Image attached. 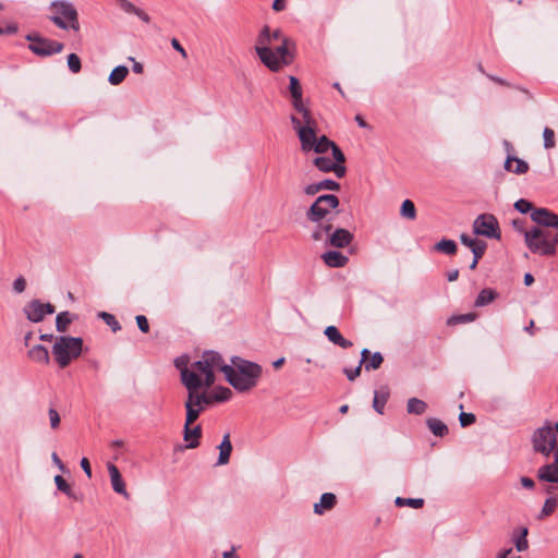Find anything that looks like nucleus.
I'll use <instances>...</instances> for the list:
<instances>
[{"mask_svg":"<svg viewBox=\"0 0 558 558\" xmlns=\"http://www.w3.org/2000/svg\"><path fill=\"white\" fill-rule=\"evenodd\" d=\"M530 216L538 226L524 231L525 245L533 254L555 256L558 248V215L542 207L533 209Z\"/></svg>","mask_w":558,"mask_h":558,"instance_id":"f257e3e1","label":"nucleus"},{"mask_svg":"<svg viewBox=\"0 0 558 558\" xmlns=\"http://www.w3.org/2000/svg\"><path fill=\"white\" fill-rule=\"evenodd\" d=\"M262 366L240 356L231 359V365L223 366L222 373L228 383L238 391L245 392L253 389L260 376Z\"/></svg>","mask_w":558,"mask_h":558,"instance_id":"f03ea898","label":"nucleus"},{"mask_svg":"<svg viewBox=\"0 0 558 558\" xmlns=\"http://www.w3.org/2000/svg\"><path fill=\"white\" fill-rule=\"evenodd\" d=\"M339 206V198L333 194H324L316 198V201L310 206L305 216L311 222L316 223L315 229L312 232V239L314 241H323L325 235L332 231V225L324 220L331 214L332 209Z\"/></svg>","mask_w":558,"mask_h":558,"instance_id":"7ed1b4c3","label":"nucleus"},{"mask_svg":"<svg viewBox=\"0 0 558 558\" xmlns=\"http://www.w3.org/2000/svg\"><path fill=\"white\" fill-rule=\"evenodd\" d=\"M49 20L59 28L74 32L80 31L78 13L73 3L66 0H56L49 5Z\"/></svg>","mask_w":558,"mask_h":558,"instance_id":"20e7f679","label":"nucleus"},{"mask_svg":"<svg viewBox=\"0 0 558 558\" xmlns=\"http://www.w3.org/2000/svg\"><path fill=\"white\" fill-rule=\"evenodd\" d=\"M82 351L83 339L80 337L61 336L52 345V355L60 368H65Z\"/></svg>","mask_w":558,"mask_h":558,"instance_id":"39448f33","label":"nucleus"},{"mask_svg":"<svg viewBox=\"0 0 558 558\" xmlns=\"http://www.w3.org/2000/svg\"><path fill=\"white\" fill-rule=\"evenodd\" d=\"M183 385L187 390V399L184 404L187 424H193L205 410L198 398V390L203 388V381L199 376L185 372L183 373Z\"/></svg>","mask_w":558,"mask_h":558,"instance_id":"423d86ee","label":"nucleus"},{"mask_svg":"<svg viewBox=\"0 0 558 558\" xmlns=\"http://www.w3.org/2000/svg\"><path fill=\"white\" fill-rule=\"evenodd\" d=\"M223 366H229L225 363L222 356L215 351H206L203 353L202 357L193 363V369L197 372L198 376H204L203 387L210 388L216 380L215 372L221 371Z\"/></svg>","mask_w":558,"mask_h":558,"instance_id":"0eeeda50","label":"nucleus"},{"mask_svg":"<svg viewBox=\"0 0 558 558\" xmlns=\"http://www.w3.org/2000/svg\"><path fill=\"white\" fill-rule=\"evenodd\" d=\"M299 138L301 143V149L305 153L313 150L316 154H324L327 153L331 146H333V142L326 135L318 137L316 132L310 128H300Z\"/></svg>","mask_w":558,"mask_h":558,"instance_id":"6e6552de","label":"nucleus"},{"mask_svg":"<svg viewBox=\"0 0 558 558\" xmlns=\"http://www.w3.org/2000/svg\"><path fill=\"white\" fill-rule=\"evenodd\" d=\"M558 436V427L557 424L553 427L550 425L543 426L537 428L533 434V447L537 452L543 453L544 456L554 454V451L558 448L556 447V440Z\"/></svg>","mask_w":558,"mask_h":558,"instance_id":"1a4fd4ad","label":"nucleus"},{"mask_svg":"<svg viewBox=\"0 0 558 558\" xmlns=\"http://www.w3.org/2000/svg\"><path fill=\"white\" fill-rule=\"evenodd\" d=\"M25 38L29 41L28 49L38 57H50L64 49L62 43L43 37L37 33L27 34Z\"/></svg>","mask_w":558,"mask_h":558,"instance_id":"9d476101","label":"nucleus"},{"mask_svg":"<svg viewBox=\"0 0 558 558\" xmlns=\"http://www.w3.org/2000/svg\"><path fill=\"white\" fill-rule=\"evenodd\" d=\"M271 44V35L269 26L265 25L260 31L257 40L255 50L260 61L274 72L278 71V64L274 58V49L268 46Z\"/></svg>","mask_w":558,"mask_h":558,"instance_id":"9b49d317","label":"nucleus"},{"mask_svg":"<svg viewBox=\"0 0 558 558\" xmlns=\"http://www.w3.org/2000/svg\"><path fill=\"white\" fill-rule=\"evenodd\" d=\"M473 232L488 239H500L499 223L492 214H482L473 222Z\"/></svg>","mask_w":558,"mask_h":558,"instance_id":"f8f14e48","label":"nucleus"},{"mask_svg":"<svg viewBox=\"0 0 558 558\" xmlns=\"http://www.w3.org/2000/svg\"><path fill=\"white\" fill-rule=\"evenodd\" d=\"M56 311L51 303H43L39 300H33L24 307V313L28 320L33 323L41 322L46 315L53 314Z\"/></svg>","mask_w":558,"mask_h":558,"instance_id":"ddd939ff","label":"nucleus"},{"mask_svg":"<svg viewBox=\"0 0 558 558\" xmlns=\"http://www.w3.org/2000/svg\"><path fill=\"white\" fill-rule=\"evenodd\" d=\"M294 43L289 38H282V43L279 47L274 50V58L278 64V71L283 66L288 65L293 61L294 54Z\"/></svg>","mask_w":558,"mask_h":558,"instance_id":"4468645a","label":"nucleus"},{"mask_svg":"<svg viewBox=\"0 0 558 558\" xmlns=\"http://www.w3.org/2000/svg\"><path fill=\"white\" fill-rule=\"evenodd\" d=\"M325 239H328L330 246L343 248L352 242L353 234L347 229L338 228L333 232L330 231L329 234L325 235L324 240Z\"/></svg>","mask_w":558,"mask_h":558,"instance_id":"2eb2a0df","label":"nucleus"},{"mask_svg":"<svg viewBox=\"0 0 558 558\" xmlns=\"http://www.w3.org/2000/svg\"><path fill=\"white\" fill-rule=\"evenodd\" d=\"M315 167L322 172H335L337 178H343L345 174V167L337 165L332 159L328 157H316L313 160Z\"/></svg>","mask_w":558,"mask_h":558,"instance_id":"dca6fc26","label":"nucleus"},{"mask_svg":"<svg viewBox=\"0 0 558 558\" xmlns=\"http://www.w3.org/2000/svg\"><path fill=\"white\" fill-rule=\"evenodd\" d=\"M107 469H108V472L110 475V482H111L112 489L117 494H120L124 498L129 499L130 494L126 490L125 483L121 476L119 469L113 463H108Z\"/></svg>","mask_w":558,"mask_h":558,"instance_id":"f3484780","label":"nucleus"},{"mask_svg":"<svg viewBox=\"0 0 558 558\" xmlns=\"http://www.w3.org/2000/svg\"><path fill=\"white\" fill-rule=\"evenodd\" d=\"M294 109L302 114V121L294 116L291 117V122L296 133L299 134L300 128H310L315 131L316 121L312 117L310 110L305 108L303 104L301 106L299 105V108Z\"/></svg>","mask_w":558,"mask_h":558,"instance_id":"a211bd4d","label":"nucleus"},{"mask_svg":"<svg viewBox=\"0 0 558 558\" xmlns=\"http://www.w3.org/2000/svg\"><path fill=\"white\" fill-rule=\"evenodd\" d=\"M192 424H187V416L185 417L184 424V440L187 441L186 448L194 449L199 446V438L202 437V427L196 425L191 427Z\"/></svg>","mask_w":558,"mask_h":558,"instance_id":"6ab92c4d","label":"nucleus"},{"mask_svg":"<svg viewBox=\"0 0 558 558\" xmlns=\"http://www.w3.org/2000/svg\"><path fill=\"white\" fill-rule=\"evenodd\" d=\"M324 335L327 337V339L331 343L339 345L342 349H348L353 345V343L350 340L345 339L340 333V331L338 330V328L336 326H328L325 329Z\"/></svg>","mask_w":558,"mask_h":558,"instance_id":"aec40b11","label":"nucleus"},{"mask_svg":"<svg viewBox=\"0 0 558 558\" xmlns=\"http://www.w3.org/2000/svg\"><path fill=\"white\" fill-rule=\"evenodd\" d=\"M505 169L515 174H524L529 171V163L523 159L508 155L505 161Z\"/></svg>","mask_w":558,"mask_h":558,"instance_id":"412c9836","label":"nucleus"},{"mask_svg":"<svg viewBox=\"0 0 558 558\" xmlns=\"http://www.w3.org/2000/svg\"><path fill=\"white\" fill-rule=\"evenodd\" d=\"M325 264L329 267L338 268L343 267L349 258L338 251H328L323 254Z\"/></svg>","mask_w":558,"mask_h":558,"instance_id":"4be33fe9","label":"nucleus"},{"mask_svg":"<svg viewBox=\"0 0 558 558\" xmlns=\"http://www.w3.org/2000/svg\"><path fill=\"white\" fill-rule=\"evenodd\" d=\"M337 504V497L332 493H324L319 502L314 505V512L323 514L326 510L332 509Z\"/></svg>","mask_w":558,"mask_h":558,"instance_id":"5701e85b","label":"nucleus"},{"mask_svg":"<svg viewBox=\"0 0 558 558\" xmlns=\"http://www.w3.org/2000/svg\"><path fill=\"white\" fill-rule=\"evenodd\" d=\"M527 534L529 530L525 526L519 527L512 533L511 541L519 553L525 551L529 548Z\"/></svg>","mask_w":558,"mask_h":558,"instance_id":"b1692460","label":"nucleus"},{"mask_svg":"<svg viewBox=\"0 0 558 558\" xmlns=\"http://www.w3.org/2000/svg\"><path fill=\"white\" fill-rule=\"evenodd\" d=\"M219 457L217 460V465H225L229 462L230 456L232 452V444L230 441V435L226 434L222 438V441L218 446Z\"/></svg>","mask_w":558,"mask_h":558,"instance_id":"393cba45","label":"nucleus"},{"mask_svg":"<svg viewBox=\"0 0 558 558\" xmlns=\"http://www.w3.org/2000/svg\"><path fill=\"white\" fill-rule=\"evenodd\" d=\"M289 90L292 97V105L294 108H299L303 104L302 101V87L299 80L295 76H290Z\"/></svg>","mask_w":558,"mask_h":558,"instance_id":"a878e982","label":"nucleus"},{"mask_svg":"<svg viewBox=\"0 0 558 558\" xmlns=\"http://www.w3.org/2000/svg\"><path fill=\"white\" fill-rule=\"evenodd\" d=\"M28 356H29L31 360H33L35 362H38V363H43V364H48L49 363V352L41 344L34 345L28 351Z\"/></svg>","mask_w":558,"mask_h":558,"instance_id":"bb28decb","label":"nucleus"},{"mask_svg":"<svg viewBox=\"0 0 558 558\" xmlns=\"http://www.w3.org/2000/svg\"><path fill=\"white\" fill-rule=\"evenodd\" d=\"M426 424L429 430L437 437H444L448 434L447 425L438 418L429 417L426 420Z\"/></svg>","mask_w":558,"mask_h":558,"instance_id":"cd10ccee","label":"nucleus"},{"mask_svg":"<svg viewBox=\"0 0 558 558\" xmlns=\"http://www.w3.org/2000/svg\"><path fill=\"white\" fill-rule=\"evenodd\" d=\"M128 74L129 69L125 65H118L111 71L108 81L111 85H119L125 80Z\"/></svg>","mask_w":558,"mask_h":558,"instance_id":"c85d7f7f","label":"nucleus"},{"mask_svg":"<svg viewBox=\"0 0 558 558\" xmlns=\"http://www.w3.org/2000/svg\"><path fill=\"white\" fill-rule=\"evenodd\" d=\"M427 409V404L425 401L418 398H410L407 403V411L410 414L421 415Z\"/></svg>","mask_w":558,"mask_h":558,"instance_id":"c756f323","label":"nucleus"},{"mask_svg":"<svg viewBox=\"0 0 558 558\" xmlns=\"http://www.w3.org/2000/svg\"><path fill=\"white\" fill-rule=\"evenodd\" d=\"M497 298V292L494 291L493 289H483L476 300H475V306L477 307H482V306H485L489 303H492L495 299Z\"/></svg>","mask_w":558,"mask_h":558,"instance_id":"7c9ffc66","label":"nucleus"},{"mask_svg":"<svg viewBox=\"0 0 558 558\" xmlns=\"http://www.w3.org/2000/svg\"><path fill=\"white\" fill-rule=\"evenodd\" d=\"M435 250L447 255H453L457 252V244L453 240L442 239L436 243Z\"/></svg>","mask_w":558,"mask_h":558,"instance_id":"2f4dec72","label":"nucleus"},{"mask_svg":"<svg viewBox=\"0 0 558 558\" xmlns=\"http://www.w3.org/2000/svg\"><path fill=\"white\" fill-rule=\"evenodd\" d=\"M400 215L409 220H414L416 218L415 205L411 199L403 201L400 208Z\"/></svg>","mask_w":558,"mask_h":558,"instance_id":"473e14b6","label":"nucleus"},{"mask_svg":"<svg viewBox=\"0 0 558 558\" xmlns=\"http://www.w3.org/2000/svg\"><path fill=\"white\" fill-rule=\"evenodd\" d=\"M71 323L72 317L69 312H61L56 317V328L60 332H65Z\"/></svg>","mask_w":558,"mask_h":558,"instance_id":"72a5a7b5","label":"nucleus"},{"mask_svg":"<svg viewBox=\"0 0 558 558\" xmlns=\"http://www.w3.org/2000/svg\"><path fill=\"white\" fill-rule=\"evenodd\" d=\"M175 367L180 371L181 381L183 383V373H192L198 376L197 372L193 369V364L189 367V359L186 356L177 357L174 361Z\"/></svg>","mask_w":558,"mask_h":558,"instance_id":"f704fd0d","label":"nucleus"},{"mask_svg":"<svg viewBox=\"0 0 558 558\" xmlns=\"http://www.w3.org/2000/svg\"><path fill=\"white\" fill-rule=\"evenodd\" d=\"M558 507V497H549L545 500L542 511L538 515V519H543L553 514Z\"/></svg>","mask_w":558,"mask_h":558,"instance_id":"c9c22d12","label":"nucleus"},{"mask_svg":"<svg viewBox=\"0 0 558 558\" xmlns=\"http://www.w3.org/2000/svg\"><path fill=\"white\" fill-rule=\"evenodd\" d=\"M395 502L399 507L409 506V507H412V508H415V509L422 508L424 506V499L423 498H402V497H397Z\"/></svg>","mask_w":558,"mask_h":558,"instance_id":"e433bc0d","label":"nucleus"},{"mask_svg":"<svg viewBox=\"0 0 558 558\" xmlns=\"http://www.w3.org/2000/svg\"><path fill=\"white\" fill-rule=\"evenodd\" d=\"M54 483L57 488L64 493L68 497L76 499L71 486L66 483V481L61 475L54 476Z\"/></svg>","mask_w":558,"mask_h":558,"instance_id":"4c0bfd02","label":"nucleus"},{"mask_svg":"<svg viewBox=\"0 0 558 558\" xmlns=\"http://www.w3.org/2000/svg\"><path fill=\"white\" fill-rule=\"evenodd\" d=\"M99 317L111 328L113 332H117L121 329V325L114 315L107 312H100Z\"/></svg>","mask_w":558,"mask_h":558,"instance_id":"58836bf2","label":"nucleus"},{"mask_svg":"<svg viewBox=\"0 0 558 558\" xmlns=\"http://www.w3.org/2000/svg\"><path fill=\"white\" fill-rule=\"evenodd\" d=\"M384 362V357L380 352H375L371 355L369 361H366L364 367L367 372L374 371L380 367Z\"/></svg>","mask_w":558,"mask_h":558,"instance_id":"ea45409f","label":"nucleus"},{"mask_svg":"<svg viewBox=\"0 0 558 558\" xmlns=\"http://www.w3.org/2000/svg\"><path fill=\"white\" fill-rule=\"evenodd\" d=\"M544 147L546 149L554 148L556 146L555 132L550 128L546 126L543 131Z\"/></svg>","mask_w":558,"mask_h":558,"instance_id":"a19ab883","label":"nucleus"},{"mask_svg":"<svg viewBox=\"0 0 558 558\" xmlns=\"http://www.w3.org/2000/svg\"><path fill=\"white\" fill-rule=\"evenodd\" d=\"M68 66L69 70L74 74L81 71L82 63L80 57L76 53H70L68 56Z\"/></svg>","mask_w":558,"mask_h":558,"instance_id":"79ce46f5","label":"nucleus"},{"mask_svg":"<svg viewBox=\"0 0 558 558\" xmlns=\"http://www.w3.org/2000/svg\"><path fill=\"white\" fill-rule=\"evenodd\" d=\"M475 317H476V315L474 313L456 315V316H451L448 319V324L449 325H451V324H465V323L473 322L475 319Z\"/></svg>","mask_w":558,"mask_h":558,"instance_id":"37998d69","label":"nucleus"},{"mask_svg":"<svg viewBox=\"0 0 558 558\" xmlns=\"http://www.w3.org/2000/svg\"><path fill=\"white\" fill-rule=\"evenodd\" d=\"M514 208L521 214L532 213L534 208L533 204L524 198H520L514 203Z\"/></svg>","mask_w":558,"mask_h":558,"instance_id":"c03bdc74","label":"nucleus"},{"mask_svg":"<svg viewBox=\"0 0 558 558\" xmlns=\"http://www.w3.org/2000/svg\"><path fill=\"white\" fill-rule=\"evenodd\" d=\"M231 395H232L231 390L227 387H220L213 393L216 402L227 401L230 399Z\"/></svg>","mask_w":558,"mask_h":558,"instance_id":"a18cd8bd","label":"nucleus"},{"mask_svg":"<svg viewBox=\"0 0 558 558\" xmlns=\"http://www.w3.org/2000/svg\"><path fill=\"white\" fill-rule=\"evenodd\" d=\"M319 190H328V191H338L340 189V184L331 179H325L318 182Z\"/></svg>","mask_w":558,"mask_h":558,"instance_id":"49530a36","label":"nucleus"},{"mask_svg":"<svg viewBox=\"0 0 558 558\" xmlns=\"http://www.w3.org/2000/svg\"><path fill=\"white\" fill-rule=\"evenodd\" d=\"M386 402H387V397L386 396L379 397L376 391L374 401H373V407L377 413H379V414L384 413V408H385Z\"/></svg>","mask_w":558,"mask_h":558,"instance_id":"de8ad7c7","label":"nucleus"},{"mask_svg":"<svg viewBox=\"0 0 558 558\" xmlns=\"http://www.w3.org/2000/svg\"><path fill=\"white\" fill-rule=\"evenodd\" d=\"M330 149L332 153L333 161L337 165L343 166V163L345 161V157H344V154L342 153V150L339 148V146L333 142V146H331Z\"/></svg>","mask_w":558,"mask_h":558,"instance_id":"09e8293b","label":"nucleus"},{"mask_svg":"<svg viewBox=\"0 0 558 558\" xmlns=\"http://www.w3.org/2000/svg\"><path fill=\"white\" fill-rule=\"evenodd\" d=\"M486 247H487V244L486 242L484 241H480L477 242V244L472 247V253H473V258H476V259H481L483 257V255L485 254V251H486Z\"/></svg>","mask_w":558,"mask_h":558,"instance_id":"8fccbe9b","label":"nucleus"},{"mask_svg":"<svg viewBox=\"0 0 558 558\" xmlns=\"http://www.w3.org/2000/svg\"><path fill=\"white\" fill-rule=\"evenodd\" d=\"M476 417L473 413L462 412L459 415V421L462 427H466L475 422Z\"/></svg>","mask_w":558,"mask_h":558,"instance_id":"3c124183","label":"nucleus"},{"mask_svg":"<svg viewBox=\"0 0 558 558\" xmlns=\"http://www.w3.org/2000/svg\"><path fill=\"white\" fill-rule=\"evenodd\" d=\"M135 320H136L138 329L142 332L147 333L149 331V323H148V319L146 318V316L137 315L135 317Z\"/></svg>","mask_w":558,"mask_h":558,"instance_id":"603ef678","label":"nucleus"},{"mask_svg":"<svg viewBox=\"0 0 558 558\" xmlns=\"http://www.w3.org/2000/svg\"><path fill=\"white\" fill-rule=\"evenodd\" d=\"M48 414H49L51 427L58 428L60 425V415H59L58 411L53 408H50Z\"/></svg>","mask_w":558,"mask_h":558,"instance_id":"864d4df0","label":"nucleus"},{"mask_svg":"<svg viewBox=\"0 0 558 558\" xmlns=\"http://www.w3.org/2000/svg\"><path fill=\"white\" fill-rule=\"evenodd\" d=\"M198 398H199V401H202V404L204 405V408L206 409L208 405L213 404L215 402V399H214V396L213 393L209 395L207 393L206 391H203L201 392L198 390Z\"/></svg>","mask_w":558,"mask_h":558,"instance_id":"5fc2aeb1","label":"nucleus"},{"mask_svg":"<svg viewBox=\"0 0 558 558\" xmlns=\"http://www.w3.org/2000/svg\"><path fill=\"white\" fill-rule=\"evenodd\" d=\"M362 366L357 365L355 368H344L343 372L350 381L355 380L361 374Z\"/></svg>","mask_w":558,"mask_h":558,"instance_id":"6e6d98bb","label":"nucleus"},{"mask_svg":"<svg viewBox=\"0 0 558 558\" xmlns=\"http://www.w3.org/2000/svg\"><path fill=\"white\" fill-rule=\"evenodd\" d=\"M26 288V280L24 277L20 276L13 281V290L16 293H22L25 291Z\"/></svg>","mask_w":558,"mask_h":558,"instance_id":"4d7b16f0","label":"nucleus"},{"mask_svg":"<svg viewBox=\"0 0 558 558\" xmlns=\"http://www.w3.org/2000/svg\"><path fill=\"white\" fill-rule=\"evenodd\" d=\"M460 241L462 244H464L465 246H468L472 250V247H474L477 244V242H480L481 240L473 239L470 235L462 233L460 235Z\"/></svg>","mask_w":558,"mask_h":558,"instance_id":"13d9d810","label":"nucleus"},{"mask_svg":"<svg viewBox=\"0 0 558 558\" xmlns=\"http://www.w3.org/2000/svg\"><path fill=\"white\" fill-rule=\"evenodd\" d=\"M118 1H119V4H120V8L124 12L130 13V14H134L136 12L137 7H135L130 1H128V0H118Z\"/></svg>","mask_w":558,"mask_h":558,"instance_id":"bf43d9fd","label":"nucleus"},{"mask_svg":"<svg viewBox=\"0 0 558 558\" xmlns=\"http://www.w3.org/2000/svg\"><path fill=\"white\" fill-rule=\"evenodd\" d=\"M318 192H320V190H319V185H318V182H316V183H311V184H308V185H306V186L304 187V193H305L306 195H315V194H317Z\"/></svg>","mask_w":558,"mask_h":558,"instance_id":"052dcab7","label":"nucleus"},{"mask_svg":"<svg viewBox=\"0 0 558 558\" xmlns=\"http://www.w3.org/2000/svg\"><path fill=\"white\" fill-rule=\"evenodd\" d=\"M81 468L83 469V471L87 475V477L90 478L92 477V468H90V463L87 458H82Z\"/></svg>","mask_w":558,"mask_h":558,"instance_id":"680f3d73","label":"nucleus"},{"mask_svg":"<svg viewBox=\"0 0 558 558\" xmlns=\"http://www.w3.org/2000/svg\"><path fill=\"white\" fill-rule=\"evenodd\" d=\"M497 558H522L519 555H513L512 548L504 549L498 553Z\"/></svg>","mask_w":558,"mask_h":558,"instance_id":"e2e57ef3","label":"nucleus"},{"mask_svg":"<svg viewBox=\"0 0 558 558\" xmlns=\"http://www.w3.org/2000/svg\"><path fill=\"white\" fill-rule=\"evenodd\" d=\"M487 77H488L490 81H493V82H495V83H497V84H499V85L507 86V87H511V84H510L509 82L505 81V80H504V78H501V77H498V76H495V75H490V74H487Z\"/></svg>","mask_w":558,"mask_h":558,"instance_id":"0e129e2a","label":"nucleus"},{"mask_svg":"<svg viewBox=\"0 0 558 558\" xmlns=\"http://www.w3.org/2000/svg\"><path fill=\"white\" fill-rule=\"evenodd\" d=\"M520 481H521L522 486L527 489H532L535 485L534 481L526 476L521 477Z\"/></svg>","mask_w":558,"mask_h":558,"instance_id":"69168bd1","label":"nucleus"},{"mask_svg":"<svg viewBox=\"0 0 558 558\" xmlns=\"http://www.w3.org/2000/svg\"><path fill=\"white\" fill-rule=\"evenodd\" d=\"M134 15L138 16L143 22L145 23H149L150 22V17L147 13H145L142 9L137 8L136 9V12L134 13Z\"/></svg>","mask_w":558,"mask_h":558,"instance_id":"338daca9","label":"nucleus"},{"mask_svg":"<svg viewBox=\"0 0 558 558\" xmlns=\"http://www.w3.org/2000/svg\"><path fill=\"white\" fill-rule=\"evenodd\" d=\"M171 45H172V47H173L177 51H179L183 57H186V51H185V50H184V48L181 46V44L179 43V40H178V39L173 38V39L171 40Z\"/></svg>","mask_w":558,"mask_h":558,"instance_id":"774afa93","label":"nucleus"}]
</instances>
